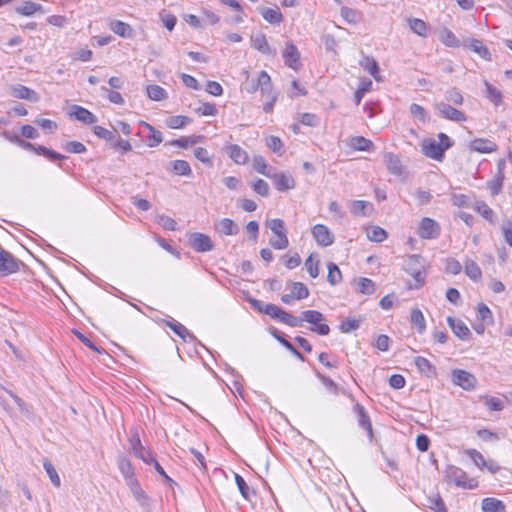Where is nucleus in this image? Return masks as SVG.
<instances>
[{
	"instance_id": "obj_49",
	"label": "nucleus",
	"mask_w": 512,
	"mask_h": 512,
	"mask_svg": "<svg viewBox=\"0 0 512 512\" xmlns=\"http://www.w3.org/2000/svg\"><path fill=\"white\" fill-rule=\"evenodd\" d=\"M291 294L296 298V300H302L309 296V289L302 282H292Z\"/></svg>"
},
{
	"instance_id": "obj_27",
	"label": "nucleus",
	"mask_w": 512,
	"mask_h": 512,
	"mask_svg": "<svg viewBox=\"0 0 512 512\" xmlns=\"http://www.w3.org/2000/svg\"><path fill=\"white\" fill-rule=\"evenodd\" d=\"M226 153L237 164H245L248 160L247 153L238 145H229L226 147Z\"/></svg>"
},
{
	"instance_id": "obj_42",
	"label": "nucleus",
	"mask_w": 512,
	"mask_h": 512,
	"mask_svg": "<svg viewBox=\"0 0 512 512\" xmlns=\"http://www.w3.org/2000/svg\"><path fill=\"white\" fill-rule=\"evenodd\" d=\"M110 145L113 149L120 151L121 154L132 150V145L128 140L122 139L119 135L114 133L113 140H110Z\"/></svg>"
},
{
	"instance_id": "obj_8",
	"label": "nucleus",
	"mask_w": 512,
	"mask_h": 512,
	"mask_svg": "<svg viewBox=\"0 0 512 512\" xmlns=\"http://www.w3.org/2000/svg\"><path fill=\"white\" fill-rule=\"evenodd\" d=\"M188 243L196 252H209L214 248L210 236L200 232L191 233L188 237Z\"/></svg>"
},
{
	"instance_id": "obj_62",
	"label": "nucleus",
	"mask_w": 512,
	"mask_h": 512,
	"mask_svg": "<svg viewBox=\"0 0 512 512\" xmlns=\"http://www.w3.org/2000/svg\"><path fill=\"white\" fill-rule=\"evenodd\" d=\"M64 150L69 153L82 154L86 152V146L79 141H70L64 145Z\"/></svg>"
},
{
	"instance_id": "obj_63",
	"label": "nucleus",
	"mask_w": 512,
	"mask_h": 512,
	"mask_svg": "<svg viewBox=\"0 0 512 512\" xmlns=\"http://www.w3.org/2000/svg\"><path fill=\"white\" fill-rule=\"evenodd\" d=\"M441 40L445 45H447L449 47L458 46V43H459V40L456 38L454 33L449 29H444L442 31Z\"/></svg>"
},
{
	"instance_id": "obj_21",
	"label": "nucleus",
	"mask_w": 512,
	"mask_h": 512,
	"mask_svg": "<svg viewBox=\"0 0 512 512\" xmlns=\"http://www.w3.org/2000/svg\"><path fill=\"white\" fill-rule=\"evenodd\" d=\"M71 109V115H73L78 121L88 125L97 122V117L88 109L79 105H73Z\"/></svg>"
},
{
	"instance_id": "obj_4",
	"label": "nucleus",
	"mask_w": 512,
	"mask_h": 512,
	"mask_svg": "<svg viewBox=\"0 0 512 512\" xmlns=\"http://www.w3.org/2000/svg\"><path fill=\"white\" fill-rule=\"evenodd\" d=\"M271 231L276 235V239H270V245L277 250L286 249L289 246L287 230L282 219L275 218L267 223Z\"/></svg>"
},
{
	"instance_id": "obj_59",
	"label": "nucleus",
	"mask_w": 512,
	"mask_h": 512,
	"mask_svg": "<svg viewBox=\"0 0 512 512\" xmlns=\"http://www.w3.org/2000/svg\"><path fill=\"white\" fill-rule=\"evenodd\" d=\"M476 210L483 218L490 223H493L494 212L485 202L477 203Z\"/></svg>"
},
{
	"instance_id": "obj_35",
	"label": "nucleus",
	"mask_w": 512,
	"mask_h": 512,
	"mask_svg": "<svg viewBox=\"0 0 512 512\" xmlns=\"http://www.w3.org/2000/svg\"><path fill=\"white\" fill-rule=\"evenodd\" d=\"M235 483L238 487V490H239L241 496L245 500L250 501L251 497L255 495V491L253 489H251L248 486V484L246 483V481L244 480V478L237 473L235 474Z\"/></svg>"
},
{
	"instance_id": "obj_12",
	"label": "nucleus",
	"mask_w": 512,
	"mask_h": 512,
	"mask_svg": "<svg viewBox=\"0 0 512 512\" xmlns=\"http://www.w3.org/2000/svg\"><path fill=\"white\" fill-rule=\"evenodd\" d=\"M282 57L284 63L294 70H298L301 66L300 53L298 48L292 42H288L286 44V47L282 53Z\"/></svg>"
},
{
	"instance_id": "obj_5",
	"label": "nucleus",
	"mask_w": 512,
	"mask_h": 512,
	"mask_svg": "<svg viewBox=\"0 0 512 512\" xmlns=\"http://www.w3.org/2000/svg\"><path fill=\"white\" fill-rule=\"evenodd\" d=\"M24 263L0 245V277H6L20 271Z\"/></svg>"
},
{
	"instance_id": "obj_2",
	"label": "nucleus",
	"mask_w": 512,
	"mask_h": 512,
	"mask_svg": "<svg viewBox=\"0 0 512 512\" xmlns=\"http://www.w3.org/2000/svg\"><path fill=\"white\" fill-rule=\"evenodd\" d=\"M444 479L448 483H453L455 486L472 490L478 486V482L469 478L467 473L459 467L448 465L444 471Z\"/></svg>"
},
{
	"instance_id": "obj_39",
	"label": "nucleus",
	"mask_w": 512,
	"mask_h": 512,
	"mask_svg": "<svg viewBox=\"0 0 512 512\" xmlns=\"http://www.w3.org/2000/svg\"><path fill=\"white\" fill-rule=\"evenodd\" d=\"M298 320H301V324L305 321L310 324H314L316 322L325 321L324 315L317 310H305L301 313V317H298Z\"/></svg>"
},
{
	"instance_id": "obj_31",
	"label": "nucleus",
	"mask_w": 512,
	"mask_h": 512,
	"mask_svg": "<svg viewBox=\"0 0 512 512\" xmlns=\"http://www.w3.org/2000/svg\"><path fill=\"white\" fill-rule=\"evenodd\" d=\"M16 12L23 16H31L36 12L43 13V6L32 1H25L22 5L16 7Z\"/></svg>"
},
{
	"instance_id": "obj_38",
	"label": "nucleus",
	"mask_w": 512,
	"mask_h": 512,
	"mask_svg": "<svg viewBox=\"0 0 512 512\" xmlns=\"http://www.w3.org/2000/svg\"><path fill=\"white\" fill-rule=\"evenodd\" d=\"M465 274L473 281H478L482 278V271L479 265L469 259L465 261Z\"/></svg>"
},
{
	"instance_id": "obj_10",
	"label": "nucleus",
	"mask_w": 512,
	"mask_h": 512,
	"mask_svg": "<svg viewBox=\"0 0 512 512\" xmlns=\"http://www.w3.org/2000/svg\"><path fill=\"white\" fill-rule=\"evenodd\" d=\"M418 234L422 239H436L440 235V226L434 219L424 217L420 221Z\"/></svg>"
},
{
	"instance_id": "obj_14",
	"label": "nucleus",
	"mask_w": 512,
	"mask_h": 512,
	"mask_svg": "<svg viewBox=\"0 0 512 512\" xmlns=\"http://www.w3.org/2000/svg\"><path fill=\"white\" fill-rule=\"evenodd\" d=\"M163 323L168 326L177 336L186 341L189 339L190 341H195L196 337L190 333V331L181 323L174 320L173 318L163 320Z\"/></svg>"
},
{
	"instance_id": "obj_24",
	"label": "nucleus",
	"mask_w": 512,
	"mask_h": 512,
	"mask_svg": "<svg viewBox=\"0 0 512 512\" xmlns=\"http://www.w3.org/2000/svg\"><path fill=\"white\" fill-rule=\"evenodd\" d=\"M481 508L483 512H506L505 504L496 498L487 497L482 500Z\"/></svg>"
},
{
	"instance_id": "obj_19",
	"label": "nucleus",
	"mask_w": 512,
	"mask_h": 512,
	"mask_svg": "<svg viewBox=\"0 0 512 512\" xmlns=\"http://www.w3.org/2000/svg\"><path fill=\"white\" fill-rule=\"evenodd\" d=\"M11 94L15 98L25 99L31 102H37L39 100V95L37 92L21 84L13 86Z\"/></svg>"
},
{
	"instance_id": "obj_7",
	"label": "nucleus",
	"mask_w": 512,
	"mask_h": 512,
	"mask_svg": "<svg viewBox=\"0 0 512 512\" xmlns=\"http://www.w3.org/2000/svg\"><path fill=\"white\" fill-rule=\"evenodd\" d=\"M434 108L437 114L443 119L454 122H463L467 120V117L464 112L452 107L447 102H436L434 104Z\"/></svg>"
},
{
	"instance_id": "obj_1",
	"label": "nucleus",
	"mask_w": 512,
	"mask_h": 512,
	"mask_svg": "<svg viewBox=\"0 0 512 512\" xmlns=\"http://www.w3.org/2000/svg\"><path fill=\"white\" fill-rule=\"evenodd\" d=\"M437 137L438 141L434 138H425L422 141L421 151L430 159L442 161L446 150L450 149L454 142L443 132H440Z\"/></svg>"
},
{
	"instance_id": "obj_29",
	"label": "nucleus",
	"mask_w": 512,
	"mask_h": 512,
	"mask_svg": "<svg viewBox=\"0 0 512 512\" xmlns=\"http://www.w3.org/2000/svg\"><path fill=\"white\" fill-rule=\"evenodd\" d=\"M485 85V96L495 106H499L502 103L503 95L502 92L490 84L487 80L484 81Z\"/></svg>"
},
{
	"instance_id": "obj_30",
	"label": "nucleus",
	"mask_w": 512,
	"mask_h": 512,
	"mask_svg": "<svg viewBox=\"0 0 512 512\" xmlns=\"http://www.w3.org/2000/svg\"><path fill=\"white\" fill-rule=\"evenodd\" d=\"M117 464L121 474L126 480V483L135 479L134 468L130 460H128L126 457H119Z\"/></svg>"
},
{
	"instance_id": "obj_18",
	"label": "nucleus",
	"mask_w": 512,
	"mask_h": 512,
	"mask_svg": "<svg viewBox=\"0 0 512 512\" xmlns=\"http://www.w3.org/2000/svg\"><path fill=\"white\" fill-rule=\"evenodd\" d=\"M251 45L254 49L258 50L265 55H276V51L271 49L265 34L259 33L251 37Z\"/></svg>"
},
{
	"instance_id": "obj_52",
	"label": "nucleus",
	"mask_w": 512,
	"mask_h": 512,
	"mask_svg": "<svg viewBox=\"0 0 512 512\" xmlns=\"http://www.w3.org/2000/svg\"><path fill=\"white\" fill-rule=\"evenodd\" d=\"M409 111L411 115L414 118L418 119L420 122L425 123L427 121L428 114L423 106L417 103H412L410 105Z\"/></svg>"
},
{
	"instance_id": "obj_58",
	"label": "nucleus",
	"mask_w": 512,
	"mask_h": 512,
	"mask_svg": "<svg viewBox=\"0 0 512 512\" xmlns=\"http://www.w3.org/2000/svg\"><path fill=\"white\" fill-rule=\"evenodd\" d=\"M445 98L447 102H451L455 105H462L464 102L462 94L456 88H451L447 90Z\"/></svg>"
},
{
	"instance_id": "obj_60",
	"label": "nucleus",
	"mask_w": 512,
	"mask_h": 512,
	"mask_svg": "<svg viewBox=\"0 0 512 512\" xmlns=\"http://www.w3.org/2000/svg\"><path fill=\"white\" fill-rule=\"evenodd\" d=\"M360 326V320L354 318H347L340 324V330L343 333H349L353 330L358 329Z\"/></svg>"
},
{
	"instance_id": "obj_56",
	"label": "nucleus",
	"mask_w": 512,
	"mask_h": 512,
	"mask_svg": "<svg viewBox=\"0 0 512 512\" xmlns=\"http://www.w3.org/2000/svg\"><path fill=\"white\" fill-rule=\"evenodd\" d=\"M504 179L505 178L501 177V175H496L493 180L487 182V187L492 196H496L502 191Z\"/></svg>"
},
{
	"instance_id": "obj_51",
	"label": "nucleus",
	"mask_w": 512,
	"mask_h": 512,
	"mask_svg": "<svg viewBox=\"0 0 512 512\" xmlns=\"http://www.w3.org/2000/svg\"><path fill=\"white\" fill-rule=\"evenodd\" d=\"M43 467H44L47 475L49 476L51 483L55 487H59L61 485V480H60V477H59L55 467L53 466V464L50 461L45 460L43 462Z\"/></svg>"
},
{
	"instance_id": "obj_40",
	"label": "nucleus",
	"mask_w": 512,
	"mask_h": 512,
	"mask_svg": "<svg viewBox=\"0 0 512 512\" xmlns=\"http://www.w3.org/2000/svg\"><path fill=\"white\" fill-rule=\"evenodd\" d=\"M146 91L148 97L154 101H161L168 97L166 90L156 84L148 85Z\"/></svg>"
},
{
	"instance_id": "obj_53",
	"label": "nucleus",
	"mask_w": 512,
	"mask_h": 512,
	"mask_svg": "<svg viewBox=\"0 0 512 512\" xmlns=\"http://www.w3.org/2000/svg\"><path fill=\"white\" fill-rule=\"evenodd\" d=\"M156 222L165 230H169V231L177 230V222L173 218H171L167 215H164V214L158 215L156 217Z\"/></svg>"
},
{
	"instance_id": "obj_32",
	"label": "nucleus",
	"mask_w": 512,
	"mask_h": 512,
	"mask_svg": "<svg viewBox=\"0 0 512 512\" xmlns=\"http://www.w3.org/2000/svg\"><path fill=\"white\" fill-rule=\"evenodd\" d=\"M367 209H373L372 203L363 200H355L351 202L350 211L355 216H367Z\"/></svg>"
},
{
	"instance_id": "obj_11",
	"label": "nucleus",
	"mask_w": 512,
	"mask_h": 512,
	"mask_svg": "<svg viewBox=\"0 0 512 512\" xmlns=\"http://www.w3.org/2000/svg\"><path fill=\"white\" fill-rule=\"evenodd\" d=\"M353 412L357 417L358 425L367 432L368 438L371 441L374 436L373 428L370 416L368 415V412L366 411L365 407L360 403H356L353 407Z\"/></svg>"
},
{
	"instance_id": "obj_34",
	"label": "nucleus",
	"mask_w": 512,
	"mask_h": 512,
	"mask_svg": "<svg viewBox=\"0 0 512 512\" xmlns=\"http://www.w3.org/2000/svg\"><path fill=\"white\" fill-rule=\"evenodd\" d=\"M191 121L192 120L188 116L176 115L166 118L165 124L170 129H181L184 128L187 124L191 123Z\"/></svg>"
},
{
	"instance_id": "obj_16",
	"label": "nucleus",
	"mask_w": 512,
	"mask_h": 512,
	"mask_svg": "<svg viewBox=\"0 0 512 512\" xmlns=\"http://www.w3.org/2000/svg\"><path fill=\"white\" fill-rule=\"evenodd\" d=\"M270 178L278 191H287L295 186L293 177L288 173H275Z\"/></svg>"
},
{
	"instance_id": "obj_28",
	"label": "nucleus",
	"mask_w": 512,
	"mask_h": 512,
	"mask_svg": "<svg viewBox=\"0 0 512 512\" xmlns=\"http://www.w3.org/2000/svg\"><path fill=\"white\" fill-rule=\"evenodd\" d=\"M349 146L358 151H371L374 143L363 136H354L350 138Z\"/></svg>"
},
{
	"instance_id": "obj_50",
	"label": "nucleus",
	"mask_w": 512,
	"mask_h": 512,
	"mask_svg": "<svg viewBox=\"0 0 512 512\" xmlns=\"http://www.w3.org/2000/svg\"><path fill=\"white\" fill-rule=\"evenodd\" d=\"M481 400L484 405L491 411H502L504 409L503 401L493 396H482Z\"/></svg>"
},
{
	"instance_id": "obj_36",
	"label": "nucleus",
	"mask_w": 512,
	"mask_h": 512,
	"mask_svg": "<svg viewBox=\"0 0 512 512\" xmlns=\"http://www.w3.org/2000/svg\"><path fill=\"white\" fill-rule=\"evenodd\" d=\"M366 236L370 241L380 243L387 239L388 234L380 226H370L366 230Z\"/></svg>"
},
{
	"instance_id": "obj_61",
	"label": "nucleus",
	"mask_w": 512,
	"mask_h": 512,
	"mask_svg": "<svg viewBox=\"0 0 512 512\" xmlns=\"http://www.w3.org/2000/svg\"><path fill=\"white\" fill-rule=\"evenodd\" d=\"M466 455L475 463L476 466L480 468H482L484 465H487V461L484 459L482 453L476 449L466 450Z\"/></svg>"
},
{
	"instance_id": "obj_64",
	"label": "nucleus",
	"mask_w": 512,
	"mask_h": 512,
	"mask_svg": "<svg viewBox=\"0 0 512 512\" xmlns=\"http://www.w3.org/2000/svg\"><path fill=\"white\" fill-rule=\"evenodd\" d=\"M502 232L505 242L512 247V221L505 220L502 224Z\"/></svg>"
},
{
	"instance_id": "obj_33",
	"label": "nucleus",
	"mask_w": 512,
	"mask_h": 512,
	"mask_svg": "<svg viewBox=\"0 0 512 512\" xmlns=\"http://www.w3.org/2000/svg\"><path fill=\"white\" fill-rule=\"evenodd\" d=\"M414 363L417 369L427 375L428 377H432L436 375L435 367L430 363V361L424 357L418 356L415 358Z\"/></svg>"
},
{
	"instance_id": "obj_25",
	"label": "nucleus",
	"mask_w": 512,
	"mask_h": 512,
	"mask_svg": "<svg viewBox=\"0 0 512 512\" xmlns=\"http://www.w3.org/2000/svg\"><path fill=\"white\" fill-rule=\"evenodd\" d=\"M216 230L224 235H236L239 232L238 225L230 218L221 219L215 226Z\"/></svg>"
},
{
	"instance_id": "obj_48",
	"label": "nucleus",
	"mask_w": 512,
	"mask_h": 512,
	"mask_svg": "<svg viewBox=\"0 0 512 512\" xmlns=\"http://www.w3.org/2000/svg\"><path fill=\"white\" fill-rule=\"evenodd\" d=\"M411 323L417 328L419 333H423L426 328L425 319L420 309L415 308L411 311Z\"/></svg>"
},
{
	"instance_id": "obj_13",
	"label": "nucleus",
	"mask_w": 512,
	"mask_h": 512,
	"mask_svg": "<svg viewBox=\"0 0 512 512\" xmlns=\"http://www.w3.org/2000/svg\"><path fill=\"white\" fill-rule=\"evenodd\" d=\"M312 234L316 242L323 247H327L333 244L334 236L327 226L323 224H316L312 228Z\"/></svg>"
},
{
	"instance_id": "obj_3",
	"label": "nucleus",
	"mask_w": 512,
	"mask_h": 512,
	"mask_svg": "<svg viewBox=\"0 0 512 512\" xmlns=\"http://www.w3.org/2000/svg\"><path fill=\"white\" fill-rule=\"evenodd\" d=\"M246 80L241 85V90L247 92L248 94H254L257 90L261 91L262 95H265L266 92H269L272 86L271 77L269 74L262 70L258 73L256 78H249L248 71H245Z\"/></svg>"
},
{
	"instance_id": "obj_43",
	"label": "nucleus",
	"mask_w": 512,
	"mask_h": 512,
	"mask_svg": "<svg viewBox=\"0 0 512 512\" xmlns=\"http://www.w3.org/2000/svg\"><path fill=\"white\" fill-rule=\"evenodd\" d=\"M469 48L485 60H491V53L486 46L480 40L472 39L469 44Z\"/></svg>"
},
{
	"instance_id": "obj_17",
	"label": "nucleus",
	"mask_w": 512,
	"mask_h": 512,
	"mask_svg": "<svg viewBox=\"0 0 512 512\" xmlns=\"http://www.w3.org/2000/svg\"><path fill=\"white\" fill-rule=\"evenodd\" d=\"M109 28L113 33L122 38L131 39L135 35L134 29L129 24L120 20L110 21Z\"/></svg>"
},
{
	"instance_id": "obj_15",
	"label": "nucleus",
	"mask_w": 512,
	"mask_h": 512,
	"mask_svg": "<svg viewBox=\"0 0 512 512\" xmlns=\"http://www.w3.org/2000/svg\"><path fill=\"white\" fill-rule=\"evenodd\" d=\"M447 323L453 333L461 340H467L469 339L471 332L467 325L459 319H455L452 316L447 317Z\"/></svg>"
},
{
	"instance_id": "obj_47",
	"label": "nucleus",
	"mask_w": 512,
	"mask_h": 512,
	"mask_svg": "<svg viewBox=\"0 0 512 512\" xmlns=\"http://www.w3.org/2000/svg\"><path fill=\"white\" fill-rule=\"evenodd\" d=\"M427 506L435 512H447L445 503L438 493L427 498Z\"/></svg>"
},
{
	"instance_id": "obj_37",
	"label": "nucleus",
	"mask_w": 512,
	"mask_h": 512,
	"mask_svg": "<svg viewBox=\"0 0 512 512\" xmlns=\"http://www.w3.org/2000/svg\"><path fill=\"white\" fill-rule=\"evenodd\" d=\"M171 171L175 175L179 176H190L192 174L189 163L185 160H174L171 162Z\"/></svg>"
},
{
	"instance_id": "obj_23",
	"label": "nucleus",
	"mask_w": 512,
	"mask_h": 512,
	"mask_svg": "<svg viewBox=\"0 0 512 512\" xmlns=\"http://www.w3.org/2000/svg\"><path fill=\"white\" fill-rule=\"evenodd\" d=\"M258 10L262 17L270 24L277 25L283 21V15L278 7H259Z\"/></svg>"
},
{
	"instance_id": "obj_57",
	"label": "nucleus",
	"mask_w": 512,
	"mask_h": 512,
	"mask_svg": "<svg viewBox=\"0 0 512 512\" xmlns=\"http://www.w3.org/2000/svg\"><path fill=\"white\" fill-rule=\"evenodd\" d=\"M319 260L314 261V255L310 254L305 261V267L312 278H316L319 275Z\"/></svg>"
},
{
	"instance_id": "obj_22",
	"label": "nucleus",
	"mask_w": 512,
	"mask_h": 512,
	"mask_svg": "<svg viewBox=\"0 0 512 512\" xmlns=\"http://www.w3.org/2000/svg\"><path fill=\"white\" fill-rule=\"evenodd\" d=\"M384 162L387 169L394 175L400 176L403 173V167L401 161L397 155L392 152H386L384 154Z\"/></svg>"
},
{
	"instance_id": "obj_45",
	"label": "nucleus",
	"mask_w": 512,
	"mask_h": 512,
	"mask_svg": "<svg viewBox=\"0 0 512 512\" xmlns=\"http://www.w3.org/2000/svg\"><path fill=\"white\" fill-rule=\"evenodd\" d=\"M408 24L410 29L417 35L421 37L427 36V24L418 18H409Z\"/></svg>"
},
{
	"instance_id": "obj_9",
	"label": "nucleus",
	"mask_w": 512,
	"mask_h": 512,
	"mask_svg": "<svg viewBox=\"0 0 512 512\" xmlns=\"http://www.w3.org/2000/svg\"><path fill=\"white\" fill-rule=\"evenodd\" d=\"M452 382L466 391H471L475 389L477 379L468 371L455 369L452 371Z\"/></svg>"
},
{
	"instance_id": "obj_44",
	"label": "nucleus",
	"mask_w": 512,
	"mask_h": 512,
	"mask_svg": "<svg viewBox=\"0 0 512 512\" xmlns=\"http://www.w3.org/2000/svg\"><path fill=\"white\" fill-rule=\"evenodd\" d=\"M327 268H328V275H327L328 282L332 286L339 284L342 281V274H341L339 267L335 263L330 262L327 265Z\"/></svg>"
},
{
	"instance_id": "obj_55",
	"label": "nucleus",
	"mask_w": 512,
	"mask_h": 512,
	"mask_svg": "<svg viewBox=\"0 0 512 512\" xmlns=\"http://www.w3.org/2000/svg\"><path fill=\"white\" fill-rule=\"evenodd\" d=\"M365 63L362 64L364 69L368 71V73L375 79L378 80V73H379V65L377 61L372 57H366Z\"/></svg>"
},
{
	"instance_id": "obj_54",
	"label": "nucleus",
	"mask_w": 512,
	"mask_h": 512,
	"mask_svg": "<svg viewBox=\"0 0 512 512\" xmlns=\"http://www.w3.org/2000/svg\"><path fill=\"white\" fill-rule=\"evenodd\" d=\"M262 97L266 99L265 103L263 104L264 112L271 113L277 101V93L273 90V88H271L269 92H266L265 95H262Z\"/></svg>"
},
{
	"instance_id": "obj_46",
	"label": "nucleus",
	"mask_w": 512,
	"mask_h": 512,
	"mask_svg": "<svg viewBox=\"0 0 512 512\" xmlns=\"http://www.w3.org/2000/svg\"><path fill=\"white\" fill-rule=\"evenodd\" d=\"M376 291V284L369 278L361 277L358 280V292L364 295H372Z\"/></svg>"
},
{
	"instance_id": "obj_20",
	"label": "nucleus",
	"mask_w": 512,
	"mask_h": 512,
	"mask_svg": "<svg viewBox=\"0 0 512 512\" xmlns=\"http://www.w3.org/2000/svg\"><path fill=\"white\" fill-rule=\"evenodd\" d=\"M469 149L479 153H491L497 150V145L489 139L478 138L469 143Z\"/></svg>"
},
{
	"instance_id": "obj_41",
	"label": "nucleus",
	"mask_w": 512,
	"mask_h": 512,
	"mask_svg": "<svg viewBox=\"0 0 512 512\" xmlns=\"http://www.w3.org/2000/svg\"><path fill=\"white\" fill-rule=\"evenodd\" d=\"M36 154L40 156L46 157L49 161L55 162L57 160H63L66 157L50 148H47L43 145H38L36 148Z\"/></svg>"
},
{
	"instance_id": "obj_6",
	"label": "nucleus",
	"mask_w": 512,
	"mask_h": 512,
	"mask_svg": "<svg viewBox=\"0 0 512 512\" xmlns=\"http://www.w3.org/2000/svg\"><path fill=\"white\" fill-rule=\"evenodd\" d=\"M264 314L270 316L273 319H277L281 323L290 327L301 326V320H298V317L271 303H267L264 307Z\"/></svg>"
},
{
	"instance_id": "obj_26",
	"label": "nucleus",
	"mask_w": 512,
	"mask_h": 512,
	"mask_svg": "<svg viewBox=\"0 0 512 512\" xmlns=\"http://www.w3.org/2000/svg\"><path fill=\"white\" fill-rule=\"evenodd\" d=\"M128 487L130 488L131 493L135 497V499L139 502L141 506H145L149 502V498L144 492V490L141 488L138 480L135 478L129 482L126 483Z\"/></svg>"
}]
</instances>
